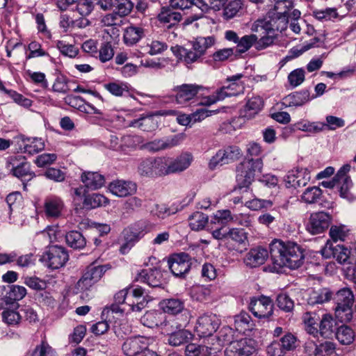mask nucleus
Returning a JSON list of instances; mask_svg holds the SVG:
<instances>
[{"instance_id": "1", "label": "nucleus", "mask_w": 356, "mask_h": 356, "mask_svg": "<svg viewBox=\"0 0 356 356\" xmlns=\"http://www.w3.org/2000/svg\"><path fill=\"white\" fill-rule=\"evenodd\" d=\"M269 248L272 272L279 273L283 267L297 269L303 264L304 250L296 243L274 239Z\"/></svg>"}, {"instance_id": "2", "label": "nucleus", "mask_w": 356, "mask_h": 356, "mask_svg": "<svg viewBox=\"0 0 356 356\" xmlns=\"http://www.w3.org/2000/svg\"><path fill=\"white\" fill-rule=\"evenodd\" d=\"M261 153L259 143L252 142L247 145L246 158L236 168V180L239 188H248L255 177L261 172L264 166Z\"/></svg>"}, {"instance_id": "3", "label": "nucleus", "mask_w": 356, "mask_h": 356, "mask_svg": "<svg viewBox=\"0 0 356 356\" xmlns=\"http://www.w3.org/2000/svg\"><path fill=\"white\" fill-rule=\"evenodd\" d=\"M293 3L284 0L275 6V10L270 12L262 19L256 20L252 27V31L258 32L259 29H264L267 34L275 31L282 32L287 27L289 11Z\"/></svg>"}, {"instance_id": "4", "label": "nucleus", "mask_w": 356, "mask_h": 356, "mask_svg": "<svg viewBox=\"0 0 356 356\" xmlns=\"http://www.w3.org/2000/svg\"><path fill=\"white\" fill-rule=\"evenodd\" d=\"M334 300L336 303V316L341 322H349L353 318L352 307L354 302V296L348 288L338 291Z\"/></svg>"}, {"instance_id": "5", "label": "nucleus", "mask_w": 356, "mask_h": 356, "mask_svg": "<svg viewBox=\"0 0 356 356\" xmlns=\"http://www.w3.org/2000/svg\"><path fill=\"white\" fill-rule=\"evenodd\" d=\"M111 268L109 264L97 265L95 261L88 265L84 270L81 277L77 282V288L82 291L89 290L94 284L97 283L105 273Z\"/></svg>"}, {"instance_id": "6", "label": "nucleus", "mask_w": 356, "mask_h": 356, "mask_svg": "<svg viewBox=\"0 0 356 356\" xmlns=\"http://www.w3.org/2000/svg\"><path fill=\"white\" fill-rule=\"evenodd\" d=\"M69 259L67 250L61 245L49 246L40 260L51 269H58L65 265Z\"/></svg>"}, {"instance_id": "7", "label": "nucleus", "mask_w": 356, "mask_h": 356, "mask_svg": "<svg viewBox=\"0 0 356 356\" xmlns=\"http://www.w3.org/2000/svg\"><path fill=\"white\" fill-rule=\"evenodd\" d=\"M220 320L213 313L207 312L197 320L195 331L200 337L211 336L218 329Z\"/></svg>"}, {"instance_id": "8", "label": "nucleus", "mask_w": 356, "mask_h": 356, "mask_svg": "<svg viewBox=\"0 0 356 356\" xmlns=\"http://www.w3.org/2000/svg\"><path fill=\"white\" fill-rule=\"evenodd\" d=\"M273 309L272 300L265 296L252 298L249 304V310L259 319L269 320L273 314Z\"/></svg>"}, {"instance_id": "9", "label": "nucleus", "mask_w": 356, "mask_h": 356, "mask_svg": "<svg viewBox=\"0 0 356 356\" xmlns=\"http://www.w3.org/2000/svg\"><path fill=\"white\" fill-rule=\"evenodd\" d=\"M205 88L201 85L184 83L177 86L174 88L175 92V101L177 104L181 105H186L188 103L195 102V99L199 97L200 92H203Z\"/></svg>"}, {"instance_id": "10", "label": "nucleus", "mask_w": 356, "mask_h": 356, "mask_svg": "<svg viewBox=\"0 0 356 356\" xmlns=\"http://www.w3.org/2000/svg\"><path fill=\"white\" fill-rule=\"evenodd\" d=\"M165 157L146 159L138 165V170L140 175L156 177L166 175Z\"/></svg>"}, {"instance_id": "11", "label": "nucleus", "mask_w": 356, "mask_h": 356, "mask_svg": "<svg viewBox=\"0 0 356 356\" xmlns=\"http://www.w3.org/2000/svg\"><path fill=\"white\" fill-rule=\"evenodd\" d=\"M149 347V339L137 335L125 339L122 345V350L126 356H138Z\"/></svg>"}, {"instance_id": "12", "label": "nucleus", "mask_w": 356, "mask_h": 356, "mask_svg": "<svg viewBox=\"0 0 356 356\" xmlns=\"http://www.w3.org/2000/svg\"><path fill=\"white\" fill-rule=\"evenodd\" d=\"M255 350L254 341L245 338L230 343L224 351V356H250Z\"/></svg>"}, {"instance_id": "13", "label": "nucleus", "mask_w": 356, "mask_h": 356, "mask_svg": "<svg viewBox=\"0 0 356 356\" xmlns=\"http://www.w3.org/2000/svg\"><path fill=\"white\" fill-rule=\"evenodd\" d=\"M191 258L187 253L175 254L168 260L169 268L175 277H184L191 269Z\"/></svg>"}, {"instance_id": "14", "label": "nucleus", "mask_w": 356, "mask_h": 356, "mask_svg": "<svg viewBox=\"0 0 356 356\" xmlns=\"http://www.w3.org/2000/svg\"><path fill=\"white\" fill-rule=\"evenodd\" d=\"M241 154V149L237 146H229L224 149H220L213 156L209 162L211 169L215 168L218 165H222L238 159Z\"/></svg>"}, {"instance_id": "15", "label": "nucleus", "mask_w": 356, "mask_h": 356, "mask_svg": "<svg viewBox=\"0 0 356 356\" xmlns=\"http://www.w3.org/2000/svg\"><path fill=\"white\" fill-rule=\"evenodd\" d=\"M331 220L332 217L328 213H313L310 216L307 229L312 234H321L329 227Z\"/></svg>"}, {"instance_id": "16", "label": "nucleus", "mask_w": 356, "mask_h": 356, "mask_svg": "<svg viewBox=\"0 0 356 356\" xmlns=\"http://www.w3.org/2000/svg\"><path fill=\"white\" fill-rule=\"evenodd\" d=\"M310 172L307 168H297L288 172L284 181L287 188L305 186L310 180Z\"/></svg>"}, {"instance_id": "17", "label": "nucleus", "mask_w": 356, "mask_h": 356, "mask_svg": "<svg viewBox=\"0 0 356 356\" xmlns=\"http://www.w3.org/2000/svg\"><path fill=\"white\" fill-rule=\"evenodd\" d=\"M166 175L179 172L188 168L193 160L191 154L184 153L175 159L165 157Z\"/></svg>"}, {"instance_id": "18", "label": "nucleus", "mask_w": 356, "mask_h": 356, "mask_svg": "<svg viewBox=\"0 0 356 356\" xmlns=\"http://www.w3.org/2000/svg\"><path fill=\"white\" fill-rule=\"evenodd\" d=\"M136 281H140L147 284L149 286L163 287L165 284V280L160 269L156 268H151L149 270H142L136 277Z\"/></svg>"}, {"instance_id": "19", "label": "nucleus", "mask_w": 356, "mask_h": 356, "mask_svg": "<svg viewBox=\"0 0 356 356\" xmlns=\"http://www.w3.org/2000/svg\"><path fill=\"white\" fill-rule=\"evenodd\" d=\"M268 257V250L259 246L250 250L244 258V263L250 268H256L264 264Z\"/></svg>"}, {"instance_id": "20", "label": "nucleus", "mask_w": 356, "mask_h": 356, "mask_svg": "<svg viewBox=\"0 0 356 356\" xmlns=\"http://www.w3.org/2000/svg\"><path fill=\"white\" fill-rule=\"evenodd\" d=\"M314 98V97H311L310 91L308 89H304L285 96L282 99V104L286 107H298L304 105Z\"/></svg>"}, {"instance_id": "21", "label": "nucleus", "mask_w": 356, "mask_h": 356, "mask_svg": "<svg viewBox=\"0 0 356 356\" xmlns=\"http://www.w3.org/2000/svg\"><path fill=\"white\" fill-rule=\"evenodd\" d=\"M109 191L118 197H126L134 194L136 190V184L132 181L116 180L110 183Z\"/></svg>"}, {"instance_id": "22", "label": "nucleus", "mask_w": 356, "mask_h": 356, "mask_svg": "<svg viewBox=\"0 0 356 356\" xmlns=\"http://www.w3.org/2000/svg\"><path fill=\"white\" fill-rule=\"evenodd\" d=\"M180 137L177 135L156 139L144 145L145 149L151 152H159L172 148L179 143Z\"/></svg>"}, {"instance_id": "23", "label": "nucleus", "mask_w": 356, "mask_h": 356, "mask_svg": "<svg viewBox=\"0 0 356 356\" xmlns=\"http://www.w3.org/2000/svg\"><path fill=\"white\" fill-rule=\"evenodd\" d=\"M64 208V202L57 196H50L45 199L44 210L47 218H58Z\"/></svg>"}, {"instance_id": "24", "label": "nucleus", "mask_w": 356, "mask_h": 356, "mask_svg": "<svg viewBox=\"0 0 356 356\" xmlns=\"http://www.w3.org/2000/svg\"><path fill=\"white\" fill-rule=\"evenodd\" d=\"M145 36L143 27L130 25L126 27L123 33V40L126 45L132 46L138 43Z\"/></svg>"}, {"instance_id": "25", "label": "nucleus", "mask_w": 356, "mask_h": 356, "mask_svg": "<svg viewBox=\"0 0 356 356\" xmlns=\"http://www.w3.org/2000/svg\"><path fill=\"white\" fill-rule=\"evenodd\" d=\"M81 179L85 187L92 190L99 189L105 184L104 177L97 172H84Z\"/></svg>"}, {"instance_id": "26", "label": "nucleus", "mask_w": 356, "mask_h": 356, "mask_svg": "<svg viewBox=\"0 0 356 356\" xmlns=\"http://www.w3.org/2000/svg\"><path fill=\"white\" fill-rule=\"evenodd\" d=\"M161 309L164 313L170 315H177L184 309V302L179 298H167L159 303Z\"/></svg>"}, {"instance_id": "27", "label": "nucleus", "mask_w": 356, "mask_h": 356, "mask_svg": "<svg viewBox=\"0 0 356 356\" xmlns=\"http://www.w3.org/2000/svg\"><path fill=\"white\" fill-rule=\"evenodd\" d=\"M177 330L168 333V343L172 346L184 344L190 339L191 333L182 328L181 325L176 326Z\"/></svg>"}, {"instance_id": "28", "label": "nucleus", "mask_w": 356, "mask_h": 356, "mask_svg": "<svg viewBox=\"0 0 356 356\" xmlns=\"http://www.w3.org/2000/svg\"><path fill=\"white\" fill-rule=\"evenodd\" d=\"M336 322L330 314H324L319 324L318 333L324 338H331L336 332Z\"/></svg>"}, {"instance_id": "29", "label": "nucleus", "mask_w": 356, "mask_h": 356, "mask_svg": "<svg viewBox=\"0 0 356 356\" xmlns=\"http://www.w3.org/2000/svg\"><path fill=\"white\" fill-rule=\"evenodd\" d=\"M171 6H163L158 15V19L161 22L169 23V28L179 23L182 16L180 13L173 11Z\"/></svg>"}, {"instance_id": "30", "label": "nucleus", "mask_w": 356, "mask_h": 356, "mask_svg": "<svg viewBox=\"0 0 356 356\" xmlns=\"http://www.w3.org/2000/svg\"><path fill=\"white\" fill-rule=\"evenodd\" d=\"M216 40L213 36L198 37L194 40L189 42L190 45H193L194 51L198 52L202 57L206 53V51L215 44Z\"/></svg>"}, {"instance_id": "31", "label": "nucleus", "mask_w": 356, "mask_h": 356, "mask_svg": "<svg viewBox=\"0 0 356 356\" xmlns=\"http://www.w3.org/2000/svg\"><path fill=\"white\" fill-rule=\"evenodd\" d=\"M65 241L67 245L74 250H82L86 245V239L78 231H70L65 234Z\"/></svg>"}, {"instance_id": "32", "label": "nucleus", "mask_w": 356, "mask_h": 356, "mask_svg": "<svg viewBox=\"0 0 356 356\" xmlns=\"http://www.w3.org/2000/svg\"><path fill=\"white\" fill-rule=\"evenodd\" d=\"M162 313L151 310L147 312L140 318L142 324L147 327L153 328L163 325Z\"/></svg>"}, {"instance_id": "33", "label": "nucleus", "mask_w": 356, "mask_h": 356, "mask_svg": "<svg viewBox=\"0 0 356 356\" xmlns=\"http://www.w3.org/2000/svg\"><path fill=\"white\" fill-rule=\"evenodd\" d=\"M129 127H138L143 131H152L157 127V122L152 116H144L129 122Z\"/></svg>"}, {"instance_id": "34", "label": "nucleus", "mask_w": 356, "mask_h": 356, "mask_svg": "<svg viewBox=\"0 0 356 356\" xmlns=\"http://www.w3.org/2000/svg\"><path fill=\"white\" fill-rule=\"evenodd\" d=\"M326 248L331 250L333 257L340 264H345L350 259V250L342 245L337 244L334 246L327 243Z\"/></svg>"}, {"instance_id": "35", "label": "nucleus", "mask_w": 356, "mask_h": 356, "mask_svg": "<svg viewBox=\"0 0 356 356\" xmlns=\"http://www.w3.org/2000/svg\"><path fill=\"white\" fill-rule=\"evenodd\" d=\"M108 202L107 198L104 195L99 193H92L84 195L83 205L86 209H92L105 205Z\"/></svg>"}, {"instance_id": "36", "label": "nucleus", "mask_w": 356, "mask_h": 356, "mask_svg": "<svg viewBox=\"0 0 356 356\" xmlns=\"http://www.w3.org/2000/svg\"><path fill=\"white\" fill-rule=\"evenodd\" d=\"M24 143V152L29 154L33 155L42 151L44 148V143L42 138H33L22 139Z\"/></svg>"}, {"instance_id": "37", "label": "nucleus", "mask_w": 356, "mask_h": 356, "mask_svg": "<svg viewBox=\"0 0 356 356\" xmlns=\"http://www.w3.org/2000/svg\"><path fill=\"white\" fill-rule=\"evenodd\" d=\"M332 292L330 289L323 288L318 291H313L309 296L308 302L310 305L323 304L329 301L332 298Z\"/></svg>"}, {"instance_id": "38", "label": "nucleus", "mask_w": 356, "mask_h": 356, "mask_svg": "<svg viewBox=\"0 0 356 356\" xmlns=\"http://www.w3.org/2000/svg\"><path fill=\"white\" fill-rule=\"evenodd\" d=\"M243 0H228L223 6V17L230 19L236 16L243 7Z\"/></svg>"}, {"instance_id": "39", "label": "nucleus", "mask_w": 356, "mask_h": 356, "mask_svg": "<svg viewBox=\"0 0 356 356\" xmlns=\"http://www.w3.org/2000/svg\"><path fill=\"white\" fill-rule=\"evenodd\" d=\"M184 205L181 203H173L171 206L168 207L165 204H156L155 209V214L159 218H165L167 216L175 214L179 211L184 209Z\"/></svg>"}, {"instance_id": "40", "label": "nucleus", "mask_w": 356, "mask_h": 356, "mask_svg": "<svg viewBox=\"0 0 356 356\" xmlns=\"http://www.w3.org/2000/svg\"><path fill=\"white\" fill-rule=\"evenodd\" d=\"M251 317L245 312H241L234 316V328L239 332L245 333L251 329Z\"/></svg>"}, {"instance_id": "41", "label": "nucleus", "mask_w": 356, "mask_h": 356, "mask_svg": "<svg viewBox=\"0 0 356 356\" xmlns=\"http://www.w3.org/2000/svg\"><path fill=\"white\" fill-rule=\"evenodd\" d=\"M257 40V36L254 34L245 35L239 38L235 50L236 55L241 54L248 51L253 44L255 45Z\"/></svg>"}, {"instance_id": "42", "label": "nucleus", "mask_w": 356, "mask_h": 356, "mask_svg": "<svg viewBox=\"0 0 356 356\" xmlns=\"http://www.w3.org/2000/svg\"><path fill=\"white\" fill-rule=\"evenodd\" d=\"M176 54L183 58L184 62L187 64L193 63L197 61L201 56L197 51H194L193 45L190 48L186 47H177Z\"/></svg>"}, {"instance_id": "43", "label": "nucleus", "mask_w": 356, "mask_h": 356, "mask_svg": "<svg viewBox=\"0 0 356 356\" xmlns=\"http://www.w3.org/2000/svg\"><path fill=\"white\" fill-rule=\"evenodd\" d=\"M143 142L142 137L135 135H127L121 138L120 150L125 152L127 149H134Z\"/></svg>"}, {"instance_id": "44", "label": "nucleus", "mask_w": 356, "mask_h": 356, "mask_svg": "<svg viewBox=\"0 0 356 356\" xmlns=\"http://www.w3.org/2000/svg\"><path fill=\"white\" fill-rule=\"evenodd\" d=\"M208 216L202 212H195L189 217V225L192 230L200 231L204 228L208 222Z\"/></svg>"}, {"instance_id": "45", "label": "nucleus", "mask_w": 356, "mask_h": 356, "mask_svg": "<svg viewBox=\"0 0 356 356\" xmlns=\"http://www.w3.org/2000/svg\"><path fill=\"white\" fill-rule=\"evenodd\" d=\"M334 334L339 343L344 345L350 344L355 337L353 330L346 325L338 327Z\"/></svg>"}, {"instance_id": "46", "label": "nucleus", "mask_w": 356, "mask_h": 356, "mask_svg": "<svg viewBox=\"0 0 356 356\" xmlns=\"http://www.w3.org/2000/svg\"><path fill=\"white\" fill-rule=\"evenodd\" d=\"M124 243L120 247L122 254L127 253L140 239L139 233L132 231L131 229L124 231Z\"/></svg>"}, {"instance_id": "47", "label": "nucleus", "mask_w": 356, "mask_h": 356, "mask_svg": "<svg viewBox=\"0 0 356 356\" xmlns=\"http://www.w3.org/2000/svg\"><path fill=\"white\" fill-rule=\"evenodd\" d=\"M322 196V191L318 186L307 188L302 193V200L307 204L316 203Z\"/></svg>"}, {"instance_id": "48", "label": "nucleus", "mask_w": 356, "mask_h": 356, "mask_svg": "<svg viewBox=\"0 0 356 356\" xmlns=\"http://www.w3.org/2000/svg\"><path fill=\"white\" fill-rule=\"evenodd\" d=\"M315 346L314 353L316 356H331L335 353L336 345L332 341H325Z\"/></svg>"}, {"instance_id": "49", "label": "nucleus", "mask_w": 356, "mask_h": 356, "mask_svg": "<svg viewBox=\"0 0 356 356\" xmlns=\"http://www.w3.org/2000/svg\"><path fill=\"white\" fill-rule=\"evenodd\" d=\"M191 298L197 301L203 302L210 297L211 290L203 285L194 286L191 289Z\"/></svg>"}, {"instance_id": "50", "label": "nucleus", "mask_w": 356, "mask_h": 356, "mask_svg": "<svg viewBox=\"0 0 356 356\" xmlns=\"http://www.w3.org/2000/svg\"><path fill=\"white\" fill-rule=\"evenodd\" d=\"M228 238L245 247L248 244L247 233L243 229L232 228L228 230Z\"/></svg>"}, {"instance_id": "51", "label": "nucleus", "mask_w": 356, "mask_h": 356, "mask_svg": "<svg viewBox=\"0 0 356 356\" xmlns=\"http://www.w3.org/2000/svg\"><path fill=\"white\" fill-rule=\"evenodd\" d=\"M263 106L264 101L260 97H253L247 102L245 106V111L249 112V115L251 116L258 113L261 110Z\"/></svg>"}, {"instance_id": "52", "label": "nucleus", "mask_w": 356, "mask_h": 356, "mask_svg": "<svg viewBox=\"0 0 356 356\" xmlns=\"http://www.w3.org/2000/svg\"><path fill=\"white\" fill-rule=\"evenodd\" d=\"M277 306L284 312H291L294 308L293 300L286 293H281L276 298Z\"/></svg>"}, {"instance_id": "53", "label": "nucleus", "mask_w": 356, "mask_h": 356, "mask_svg": "<svg viewBox=\"0 0 356 356\" xmlns=\"http://www.w3.org/2000/svg\"><path fill=\"white\" fill-rule=\"evenodd\" d=\"M11 173L13 176L20 179L23 181L26 177H28L27 180H31L35 176V173L31 170V165L29 162L15 169Z\"/></svg>"}, {"instance_id": "54", "label": "nucleus", "mask_w": 356, "mask_h": 356, "mask_svg": "<svg viewBox=\"0 0 356 356\" xmlns=\"http://www.w3.org/2000/svg\"><path fill=\"white\" fill-rule=\"evenodd\" d=\"M116 13L120 17L128 15L134 8V3L131 0H115Z\"/></svg>"}, {"instance_id": "55", "label": "nucleus", "mask_w": 356, "mask_h": 356, "mask_svg": "<svg viewBox=\"0 0 356 356\" xmlns=\"http://www.w3.org/2000/svg\"><path fill=\"white\" fill-rule=\"evenodd\" d=\"M227 1L228 0H208L207 1L197 0V7L200 8L202 11H207L209 8L220 10Z\"/></svg>"}, {"instance_id": "56", "label": "nucleus", "mask_w": 356, "mask_h": 356, "mask_svg": "<svg viewBox=\"0 0 356 356\" xmlns=\"http://www.w3.org/2000/svg\"><path fill=\"white\" fill-rule=\"evenodd\" d=\"M68 81V79L63 74L58 75L52 86V90L55 92L67 94L70 91L67 85Z\"/></svg>"}, {"instance_id": "57", "label": "nucleus", "mask_w": 356, "mask_h": 356, "mask_svg": "<svg viewBox=\"0 0 356 356\" xmlns=\"http://www.w3.org/2000/svg\"><path fill=\"white\" fill-rule=\"evenodd\" d=\"M305 79V72L302 68L293 70L288 75V81L293 88L300 86Z\"/></svg>"}, {"instance_id": "58", "label": "nucleus", "mask_w": 356, "mask_h": 356, "mask_svg": "<svg viewBox=\"0 0 356 356\" xmlns=\"http://www.w3.org/2000/svg\"><path fill=\"white\" fill-rule=\"evenodd\" d=\"M114 51L112 45L109 42H103L99 48H98L97 57L101 62L105 63L113 58Z\"/></svg>"}, {"instance_id": "59", "label": "nucleus", "mask_w": 356, "mask_h": 356, "mask_svg": "<svg viewBox=\"0 0 356 356\" xmlns=\"http://www.w3.org/2000/svg\"><path fill=\"white\" fill-rule=\"evenodd\" d=\"M302 321L305 323V330L309 334H312L314 337L317 336L318 333V328L315 326L316 321L312 314L310 312H306L303 314Z\"/></svg>"}, {"instance_id": "60", "label": "nucleus", "mask_w": 356, "mask_h": 356, "mask_svg": "<svg viewBox=\"0 0 356 356\" xmlns=\"http://www.w3.org/2000/svg\"><path fill=\"white\" fill-rule=\"evenodd\" d=\"M56 47L63 55L70 58H74L79 52V49L74 45L67 44L62 40L57 41Z\"/></svg>"}, {"instance_id": "61", "label": "nucleus", "mask_w": 356, "mask_h": 356, "mask_svg": "<svg viewBox=\"0 0 356 356\" xmlns=\"http://www.w3.org/2000/svg\"><path fill=\"white\" fill-rule=\"evenodd\" d=\"M325 127V124L323 122H300L298 123V129L303 131H307L310 133H319L322 131Z\"/></svg>"}, {"instance_id": "62", "label": "nucleus", "mask_w": 356, "mask_h": 356, "mask_svg": "<svg viewBox=\"0 0 356 356\" xmlns=\"http://www.w3.org/2000/svg\"><path fill=\"white\" fill-rule=\"evenodd\" d=\"M104 88L112 95L120 97L124 92H128V86L126 83L111 82L104 85Z\"/></svg>"}, {"instance_id": "63", "label": "nucleus", "mask_w": 356, "mask_h": 356, "mask_svg": "<svg viewBox=\"0 0 356 356\" xmlns=\"http://www.w3.org/2000/svg\"><path fill=\"white\" fill-rule=\"evenodd\" d=\"M313 15L318 20H330L337 18L338 13L336 8H327L325 10H316L313 11Z\"/></svg>"}, {"instance_id": "64", "label": "nucleus", "mask_w": 356, "mask_h": 356, "mask_svg": "<svg viewBox=\"0 0 356 356\" xmlns=\"http://www.w3.org/2000/svg\"><path fill=\"white\" fill-rule=\"evenodd\" d=\"M31 356H55V351L47 342L42 341L40 345L35 346Z\"/></svg>"}]
</instances>
